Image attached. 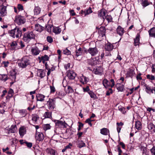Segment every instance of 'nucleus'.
<instances>
[{"instance_id": "4c0bfd02", "label": "nucleus", "mask_w": 155, "mask_h": 155, "mask_svg": "<svg viewBox=\"0 0 155 155\" xmlns=\"http://www.w3.org/2000/svg\"><path fill=\"white\" fill-rule=\"evenodd\" d=\"M0 76V78H1V80L4 81H5L8 79V76L7 74H1Z\"/></svg>"}, {"instance_id": "5fc2aeb1", "label": "nucleus", "mask_w": 155, "mask_h": 155, "mask_svg": "<svg viewBox=\"0 0 155 155\" xmlns=\"http://www.w3.org/2000/svg\"><path fill=\"white\" fill-rule=\"evenodd\" d=\"M25 143L27 146L29 148H31L32 146V143H28L27 141H25Z\"/></svg>"}, {"instance_id": "0eeeda50", "label": "nucleus", "mask_w": 155, "mask_h": 155, "mask_svg": "<svg viewBox=\"0 0 155 155\" xmlns=\"http://www.w3.org/2000/svg\"><path fill=\"white\" fill-rule=\"evenodd\" d=\"M87 52L91 56H94L98 54V50L96 47L90 48L87 50Z\"/></svg>"}, {"instance_id": "13d9d810", "label": "nucleus", "mask_w": 155, "mask_h": 155, "mask_svg": "<svg viewBox=\"0 0 155 155\" xmlns=\"http://www.w3.org/2000/svg\"><path fill=\"white\" fill-rule=\"evenodd\" d=\"M94 73L96 74H101V72L99 71V68H96L94 71Z\"/></svg>"}, {"instance_id": "cd10ccee", "label": "nucleus", "mask_w": 155, "mask_h": 155, "mask_svg": "<svg viewBox=\"0 0 155 155\" xmlns=\"http://www.w3.org/2000/svg\"><path fill=\"white\" fill-rule=\"evenodd\" d=\"M105 48L106 50L110 51L112 50L113 48V45L110 43L106 44L105 46Z\"/></svg>"}, {"instance_id": "6ab92c4d", "label": "nucleus", "mask_w": 155, "mask_h": 155, "mask_svg": "<svg viewBox=\"0 0 155 155\" xmlns=\"http://www.w3.org/2000/svg\"><path fill=\"white\" fill-rule=\"evenodd\" d=\"M116 87L118 91H122L124 89V85L121 83L117 84Z\"/></svg>"}, {"instance_id": "b1692460", "label": "nucleus", "mask_w": 155, "mask_h": 155, "mask_svg": "<svg viewBox=\"0 0 155 155\" xmlns=\"http://www.w3.org/2000/svg\"><path fill=\"white\" fill-rule=\"evenodd\" d=\"M92 12L91 8L89 7L88 9L85 10L84 11H82L81 13H84V16H86L87 15L91 13Z\"/></svg>"}, {"instance_id": "473e14b6", "label": "nucleus", "mask_w": 155, "mask_h": 155, "mask_svg": "<svg viewBox=\"0 0 155 155\" xmlns=\"http://www.w3.org/2000/svg\"><path fill=\"white\" fill-rule=\"evenodd\" d=\"M134 71L132 69H130L127 72V77H131L132 78L134 75Z\"/></svg>"}, {"instance_id": "de8ad7c7", "label": "nucleus", "mask_w": 155, "mask_h": 155, "mask_svg": "<svg viewBox=\"0 0 155 155\" xmlns=\"http://www.w3.org/2000/svg\"><path fill=\"white\" fill-rule=\"evenodd\" d=\"M85 144L82 141H81L80 143L78 145V147L79 148H81L83 147H85Z\"/></svg>"}, {"instance_id": "a211bd4d", "label": "nucleus", "mask_w": 155, "mask_h": 155, "mask_svg": "<svg viewBox=\"0 0 155 155\" xmlns=\"http://www.w3.org/2000/svg\"><path fill=\"white\" fill-rule=\"evenodd\" d=\"M116 30L117 33L120 36H122L124 33V29L120 26L118 27Z\"/></svg>"}, {"instance_id": "8fccbe9b", "label": "nucleus", "mask_w": 155, "mask_h": 155, "mask_svg": "<svg viewBox=\"0 0 155 155\" xmlns=\"http://www.w3.org/2000/svg\"><path fill=\"white\" fill-rule=\"evenodd\" d=\"M47 41L49 43H51L53 41L52 38L50 36H48L47 37Z\"/></svg>"}, {"instance_id": "37998d69", "label": "nucleus", "mask_w": 155, "mask_h": 155, "mask_svg": "<svg viewBox=\"0 0 155 155\" xmlns=\"http://www.w3.org/2000/svg\"><path fill=\"white\" fill-rule=\"evenodd\" d=\"M88 93L90 95V97L92 98L95 99L96 95L95 94L91 91H88Z\"/></svg>"}, {"instance_id": "bb28decb", "label": "nucleus", "mask_w": 155, "mask_h": 155, "mask_svg": "<svg viewBox=\"0 0 155 155\" xmlns=\"http://www.w3.org/2000/svg\"><path fill=\"white\" fill-rule=\"evenodd\" d=\"M17 130L16 125H12L11 127L9 128V132L11 133H15Z\"/></svg>"}, {"instance_id": "423d86ee", "label": "nucleus", "mask_w": 155, "mask_h": 155, "mask_svg": "<svg viewBox=\"0 0 155 155\" xmlns=\"http://www.w3.org/2000/svg\"><path fill=\"white\" fill-rule=\"evenodd\" d=\"M48 108L52 110L55 107V101L54 99H49L47 103Z\"/></svg>"}, {"instance_id": "f3484780", "label": "nucleus", "mask_w": 155, "mask_h": 155, "mask_svg": "<svg viewBox=\"0 0 155 155\" xmlns=\"http://www.w3.org/2000/svg\"><path fill=\"white\" fill-rule=\"evenodd\" d=\"M19 134L21 137H23L26 133V130L24 127H20L19 130Z\"/></svg>"}, {"instance_id": "5701e85b", "label": "nucleus", "mask_w": 155, "mask_h": 155, "mask_svg": "<svg viewBox=\"0 0 155 155\" xmlns=\"http://www.w3.org/2000/svg\"><path fill=\"white\" fill-rule=\"evenodd\" d=\"M148 32L150 37H155V28H151Z\"/></svg>"}, {"instance_id": "bf43d9fd", "label": "nucleus", "mask_w": 155, "mask_h": 155, "mask_svg": "<svg viewBox=\"0 0 155 155\" xmlns=\"http://www.w3.org/2000/svg\"><path fill=\"white\" fill-rule=\"evenodd\" d=\"M50 89H51V93H54L55 92V89L54 87L50 86Z\"/></svg>"}, {"instance_id": "774afa93", "label": "nucleus", "mask_w": 155, "mask_h": 155, "mask_svg": "<svg viewBox=\"0 0 155 155\" xmlns=\"http://www.w3.org/2000/svg\"><path fill=\"white\" fill-rule=\"evenodd\" d=\"M7 93V91L6 90H4L2 92V94L1 95V97H4Z\"/></svg>"}, {"instance_id": "ddd939ff", "label": "nucleus", "mask_w": 155, "mask_h": 155, "mask_svg": "<svg viewBox=\"0 0 155 155\" xmlns=\"http://www.w3.org/2000/svg\"><path fill=\"white\" fill-rule=\"evenodd\" d=\"M75 55H73V57L74 58H77L79 56L82 55V48H79L78 50L75 51Z\"/></svg>"}, {"instance_id": "4be33fe9", "label": "nucleus", "mask_w": 155, "mask_h": 155, "mask_svg": "<svg viewBox=\"0 0 155 155\" xmlns=\"http://www.w3.org/2000/svg\"><path fill=\"white\" fill-rule=\"evenodd\" d=\"M101 133L102 134L107 135L109 134V130L107 128H104L101 130Z\"/></svg>"}, {"instance_id": "1a4fd4ad", "label": "nucleus", "mask_w": 155, "mask_h": 155, "mask_svg": "<svg viewBox=\"0 0 155 155\" xmlns=\"http://www.w3.org/2000/svg\"><path fill=\"white\" fill-rule=\"evenodd\" d=\"M76 76V74L73 71H69L67 72V76L70 80L74 79Z\"/></svg>"}, {"instance_id": "e2e57ef3", "label": "nucleus", "mask_w": 155, "mask_h": 155, "mask_svg": "<svg viewBox=\"0 0 155 155\" xmlns=\"http://www.w3.org/2000/svg\"><path fill=\"white\" fill-rule=\"evenodd\" d=\"M117 149H118V153H119L118 154H121V153H122V151L120 149V147L118 145L117 146Z\"/></svg>"}, {"instance_id": "338daca9", "label": "nucleus", "mask_w": 155, "mask_h": 155, "mask_svg": "<svg viewBox=\"0 0 155 155\" xmlns=\"http://www.w3.org/2000/svg\"><path fill=\"white\" fill-rule=\"evenodd\" d=\"M119 144L121 146L122 148L124 149L125 148V145L124 144L123 142H120L119 143Z\"/></svg>"}, {"instance_id": "6e6552de", "label": "nucleus", "mask_w": 155, "mask_h": 155, "mask_svg": "<svg viewBox=\"0 0 155 155\" xmlns=\"http://www.w3.org/2000/svg\"><path fill=\"white\" fill-rule=\"evenodd\" d=\"M35 138L37 140L42 141L44 139V137L42 133L37 132L36 131Z\"/></svg>"}, {"instance_id": "79ce46f5", "label": "nucleus", "mask_w": 155, "mask_h": 155, "mask_svg": "<svg viewBox=\"0 0 155 155\" xmlns=\"http://www.w3.org/2000/svg\"><path fill=\"white\" fill-rule=\"evenodd\" d=\"M118 109L119 110L121 111L123 114H124L126 112L125 109L123 107L120 106L118 107Z\"/></svg>"}, {"instance_id": "72a5a7b5", "label": "nucleus", "mask_w": 155, "mask_h": 155, "mask_svg": "<svg viewBox=\"0 0 155 155\" xmlns=\"http://www.w3.org/2000/svg\"><path fill=\"white\" fill-rule=\"evenodd\" d=\"M17 43L16 41H14L12 42L10 46H11V50H15L17 47Z\"/></svg>"}, {"instance_id": "c03bdc74", "label": "nucleus", "mask_w": 155, "mask_h": 155, "mask_svg": "<svg viewBox=\"0 0 155 155\" xmlns=\"http://www.w3.org/2000/svg\"><path fill=\"white\" fill-rule=\"evenodd\" d=\"M155 125L152 123H150L148 125V127L149 130H152L154 128Z\"/></svg>"}, {"instance_id": "680f3d73", "label": "nucleus", "mask_w": 155, "mask_h": 155, "mask_svg": "<svg viewBox=\"0 0 155 155\" xmlns=\"http://www.w3.org/2000/svg\"><path fill=\"white\" fill-rule=\"evenodd\" d=\"M83 90L84 91H89V87L88 86H87L86 88H83Z\"/></svg>"}, {"instance_id": "7c9ffc66", "label": "nucleus", "mask_w": 155, "mask_h": 155, "mask_svg": "<svg viewBox=\"0 0 155 155\" xmlns=\"http://www.w3.org/2000/svg\"><path fill=\"white\" fill-rule=\"evenodd\" d=\"M138 1L139 2L140 1L141 2V4L144 7H145L149 5V4L147 0H138Z\"/></svg>"}, {"instance_id": "2f4dec72", "label": "nucleus", "mask_w": 155, "mask_h": 155, "mask_svg": "<svg viewBox=\"0 0 155 155\" xmlns=\"http://www.w3.org/2000/svg\"><path fill=\"white\" fill-rule=\"evenodd\" d=\"M61 31V29L58 27L54 28L53 32L55 34H58L60 33Z\"/></svg>"}, {"instance_id": "c9c22d12", "label": "nucleus", "mask_w": 155, "mask_h": 155, "mask_svg": "<svg viewBox=\"0 0 155 155\" xmlns=\"http://www.w3.org/2000/svg\"><path fill=\"white\" fill-rule=\"evenodd\" d=\"M41 11L40 8L38 7H35L34 9V12L35 14L37 15L40 13Z\"/></svg>"}, {"instance_id": "2eb2a0df", "label": "nucleus", "mask_w": 155, "mask_h": 155, "mask_svg": "<svg viewBox=\"0 0 155 155\" xmlns=\"http://www.w3.org/2000/svg\"><path fill=\"white\" fill-rule=\"evenodd\" d=\"M80 82L83 84H86L88 81V79L86 77L82 75L79 79Z\"/></svg>"}, {"instance_id": "6e6d98bb", "label": "nucleus", "mask_w": 155, "mask_h": 155, "mask_svg": "<svg viewBox=\"0 0 155 155\" xmlns=\"http://www.w3.org/2000/svg\"><path fill=\"white\" fill-rule=\"evenodd\" d=\"M13 95V94H8V95L6 97V99L7 100H9L10 98L12 97Z\"/></svg>"}, {"instance_id": "052dcab7", "label": "nucleus", "mask_w": 155, "mask_h": 155, "mask_svg": "<svg viewBox=\"0 0 155 155\" xmlns=\"http://www.w3.org/2000/svg\"><path fill=\"white\" fill-rule=\"evenodd\" d=\"M110 82L112 83V84H111L110 86L111 87H112L114 86L115 85L114 80L113 79H111Z\"/></svg>"}, {"instance_id": "7ed1b4c3", "label": "nucleus", "mask_w": 155, "mask_h": 155, "mask_svg": "<svg viewBox=\"0 0 155 155\" xmlns=\"http://www.w3.org/2000/svg\"><path fill=\"white\" fill-rule=\"evenodd\" d=\"M35 38V34L32 31L28 32L24 34L23 39L24 41L28 42L31 39H34Z\"/></svg>"}, {"instance_id": "a19ab883", "label": "nucleus", "mask_w": 155, "mask_h": 155, "mask_svg": "<svg viewBox=\"0 0 155 155\" xmlns=\"http://www.w3.org/2000/svg\"><path fill=\"white\" fill-rule=\"evenodd\" d=\"M44 118H50L51 117V114L49 112H46L45 113L43 116Z\"/></svg>"}, {"instance_id": "393cba45", "label": "nucleus", "mask_w": 155, "mask_h": 155, "mask_svg": "<svg viewBox=\"0 0 155 155\" xmlns=\"http://www.w3.org/2000/svg\"><path fill=\"white\" fill-rule=\"evenodd\" d=\"M46 152L47 153L51 155H55V150L51 148H47L46 150Z\"/></svg>"}, {"instance_id": "a878e982", "label": "nucleus", "mask_w": 155, "mask_h": 155, "mask_svg": "<svg viewBox=\"0 0 155 155\" xmlns=\"http://www.w3.org/2000/svg\"><path fill=\"white\" fill-rule=\"evenodd\" d=\"M38 101H42L44 100L45 96L41 94H38L36 96Z\"/></svg>"}, {"instance_id": "c756f323", "label": "nucleus", "mask_w": 155, "mask_h": 155, "mask_svg": "<svg viewBox=\"0 0 155 155\" xmlns=\"http://www.w3.org/2000/svg\"><path fill=\"white\" fill-rule=\"evenodd\" d=\"M103 84L104 86L107 88L110 86V82H109L107 79H104L102 81Z\"/></svg>"}, {"instance_id": "49530a36", "label": "nucleus", "mask_w": 155, "mask_h": 155, "mask_svg": "<svg viewBox=\"0 0 155 155\" xmlns=\"http://www.w3.org/2000/svg\"><path fill=\"white\" fill-rule=\"evenodd\" d=\"M141 150L143 151L142 153L143 154H145L146 155H147V149L146 147H141Z\"/></svg>"}, {"instance_id": "f257e3e1", "label": "nucleus", "mask_w": 155, "mask_h": 155, "mask_svg": "<svg viewBox=\"0 0 155 155\" xmlns=\"http://www.w3.org/2000/svg\"><path fill=\"white\" fill-rule=\"evenodd\" d=\"M9 33L10 35L14 38L21 37L22 35L21 30L20 28L17 27L9 31Z\"/></svg>"}, {"instance_id": "4d7b16f0", "label": "nucleus", "mask_w": 155, "mask_h": 155, "mask_svg": "<svg viewBox=\"0 0 155 155\" xmlns=\"http://www.w3.org/2000/svg\"><path fill=\"white\" fill-rule=\"evenodd\" d=\"M79 124L78 128V131L81 130V127H82L84 126V124L81 123L79 122Z\"/></svg>"}, {"instance_id": "ea45409f", "label": "nucleus", "mask_w": 155, "mask_h": 155, "mask_svg": "<svg viewBox=\"0 0 155 155\" xmlns=\"http://www.w3.org/2000/svg\"><path fill=\"white\" fill-rule=\"evenodd\" d=\"M105 18L108 21V22H110L112 20V18L110 15L105 16L104 19Z\"/></svg>"}, {"instance_id": "20e7f679", "label": "nucleus", "mask_w": 155, "mask_h": 155, "mask_svg": "<svg viewBox=\"0 0 155 155\" xmlns=\"http://www.w3.org/2000/svg\"><path fill=\"white\" fill-rule=\"evenodd\" d=\"M26 21L25 17L21 15L15 16V22L18 25H21L25 23Z\"/></svg>"}, {"instance_id": "f03ea898", "label": "nucleus", "mask_w": 155, "mask_h": 155, "mask_svg": "<svg viewBox=\"0 0 155 155\" xmlns=\"http://www.w3.org/2000/svg\"><path fill=\"white\" fill-rule=\"evenodd\" d=\"M18 66L22 68H25L30 64L28 58L27 57H24L19 61Z\"/></svg>"}, {"instance_id": "c85d7f7f", "label": "nucleus", "mask_w": 155, "mask_h": 155, "mask_svg": "<svg viewBox=\"0 0 155 155\" xmlns=\"http://www.w3.org/2000/svg\"><path fill=\"white\" fill-rule=\"evenodd\" d=\"M135 127L138 130H140L142 128V124L141 122L138 120L136 122Z\"/></svg>"}, {"instance_id": "9d476101", "label": "nucleus", "mask_w": 155, "mask_h": 155, "mask_svg": "<svg viewBox=\"0 0 155 155\" xmlns=\"http://www.w3.org/2000/svg\"><path fill=\"white\" fill-rule=\"evenodd\" d=\"M7 14L6 7L3 5L0 6V16H4Z\"/></svg>"}, {"instance_id": "0e129e2a", "label": "nucleus", "mask_w": 155, "mask_h": 155, "mask_svg": "<svg viewBox=\"0 0 155 155\" xmlns=\"http://www.w3.org/2000/svg\"><path fill=\"white\" fill-rule=\"evenodd\" d=\"M141 75V74L140 73L139 74L137 75V80H141L142 79V78L140 76Z\"/></svg>"}, {"instance_id": "39448f33", "label": "nucleus", "mask_w": 155, "mask_h": 155, "mask_svg": "<svg viewBox=\"0 0 155 155\" xmlns=\"http://www.w3.org/2000/svg\"><path fill=\"white\" fill-rule=\"evenodd\" d=\"M55 122L56 126L58 128H64L67 127L68 125L65 121L56 120Z\"/></svg>"}, {"instance_id": "dca6fc26", "label": "nucleus", "mask_w": 155, "mask_h": 155, "mask_svg": "<svg viewBox=\"0 0 155 155\" xmlns=\"http://www.w3.org/2000/svg\"><path fill=\"white\" fill-rule=\"evenodd\" d=\"M140 34L139 33H137L136 38L134 39V45L135 46L138 45L140 44Z\"/></svg>"}, {"instance_id": "69168bd1", "label": "nucleus", "mask_w": 155, "mask_h": 155, "mask_svg": "<svg viewBox=\"0 0 155 155\" xmlns=\"http://www.w3.org/2000/svg\"><path fill=\"white\" fill-rule=\"evenodd\" d=\"M3 63L5 67H7L8 66V64H9V62L8 61H3Z\"/></svg>"}, {"instance_id": "864d4df0", "label": "nucleus", "mask_w": 155, "mask_h": 155, "mask_svg": "<svg viewBox=\"0 0 155 155\" xmlns=\"http://www.w3.org/2000/svg\"><path fill=\"white\" fill-rule=\"evenodd\" d=\"M17 8L19 11L23 10V6L22 5L20 4H18L17 6Z\"/></svg>"}, {"instance_id": "4468645a", "label": "nucleus", "mask_w": 155, "mask_h": 155, "mask_svg": "<svg viewBox=\"0 0 155 155\" xmlns=\"http://www.w3.org/2000/svg\"><path fill=\"white\" fill-rule=\"evenodd\" d=\"M107 12L105 9H102L99 11L98 13V16L101 17L103 19H104V17L106 14Z\"/></svg>"}, {"instance_id": "58836bf2", "label": "nucleus", "mask_w": 155, "mask_h": 155, "mask_svg": "<svg viewBox=\"0 0 155 155\" xmlns=\"http://www.w3.org/2000/svg\"><path fill=\"white\" fill-rule=\"evenodd\" d=\"M39 73V76L41 78H42L44 76H45V72H43V70H40Z\"/></svg>"}, {"instance_id": "aec40b11", "label": "nucleus", "mask_w": 155, "mask_h": 155, "mask_svg": "<svg viewBox=\"0 0 155 155\" xmlns=\"http://www.w3.org/2000/svg\"><path fill=\"white\" fill-rule=\"evenodd\" d=\"M38 58L40 60V62L42 61L43 63H45V61H48L49 59V58L46 55L41 56V58L39 57Z\"/></svg>"}, {"instance_id": "3c124183", "label": "nucleus", "mask_w": 155, "mask_h": 155, "mask_svg": "<svg viewBox=\"0 0 155 155\" xmlns=\"http://www.w3.org/2000/svg\"><path fill=\"white\" fill-rule=\"evenodd\" d=\"M150 150L152 155H155V146H153Z\"/></svg>"}, {"instance_id": "603ef678", "label": "nucleus", "mask_w": 155, "mask_h": 155, "mask_svg": "<svg viewBox=\"0 0 155 155\" xmlns=\"http://www.w3.org/2000/svg\"><path fill=\"white\" fill-rule=\"evenodd\" d=\"M68 90L67 93H72L74 91L73 89L70 86H68Z\"/></svg>"}, {"instance_id": "f704fd0d", "label": "nucleus", "mask_w": 155, "mask_h": 155, "mask_svg": "<svg viewBox=\"0 0 155 155\" xmlns=\"http://www.w3.org/2000/svg\"><path fill=\"white\" fill-rule=\"evenodd\" d=\"M145 87V91L148 94H150V91L151 89L149 85L146 84L144 85Z\"/></svg>"}, {"instance_id": "a18cd8bd", "label": "nucleus", "mask_w": 155, "mask_h": 155, "mask_svg": "<svg viewBox=\"0 0 155 155\" xmlns=\"http://www.w3.org/2000/svg\"><path fill=\"white\" fill-rule=\"evenodd\" d=\"M63 52L64 54L68 55H70L71 54V51L67 48H66L64 50Z\"/></svg>"}, {"instance_id": "412c9836", "label": "nucleus", "mask_w": 155, "mask_h": 155, "mask_svg": "<svg viewBox=\"0 0 155 155\" xmlns=\"http://www.w3.org/2000/svg\"><path fill=\"white\" fill-rule=\"evenodd\" d=\"M44 27L41 26L38 24L35 25V29L36 31L41 32L44 30Z\"/></svg>"}, {"instance_id": "f8f14e48", "label": "nucleus", "mask_w": 155, "mask_h": 155, "mask_svg": "<svg viewBox=\"0 0 155 155\" xmlns=\"http://www.w3.org/2000/svg\"><path fill=\"white\" fill-rule=\"evenodd\" d=\"M31 52L33 55H36L38 54L41 51L37 47L35 46L31 48Z\"/></svg>"}, {"instance_id": "9b49d317", "label": "nucleus", "mask_w": 155, "mask_h": 155, "mask_svg": "<svg viewBox=\"0 0 155 155\" xmlns=\"http://www.w3.org/2000/svg\"><path fill=\"white\" fill-rule=\"evenodd\" d=\"M98 33L100 36L103 37L105 35L106 29L105 27H101L98 29Z\"/></svg>"}, {"instance_id": "e433bc0d", "label": "nucleus", "mask_w": 155, "mask_h": 155, "mask_svg": "<svg viewBox=\"0 0 155 155\" xmlns=\"http://www.w3.org/2000/svg\"><path fill=\"white\" fill-rule=\"evenodd\" d=\"M42 127L43 129L45 131L50 129L51 127V126L49 124H47L43 125Z\"/></svg>"}, {"instance_id": "09e8293b", "label": "nucleus", "mask_w": 155, "mask_h": 155, "mask_svg": "<svg viewBox=\"0 0 155 155\" xmlns=\"http://www.w3.org/2000/svg\"><path fill=\"white\" fill-rule=\"evenodd\" d=\"M147 79L151 80H154L155 79V77L154 76L150 75L149 74L147 75Z\"/></svg>"}]
</instances>
